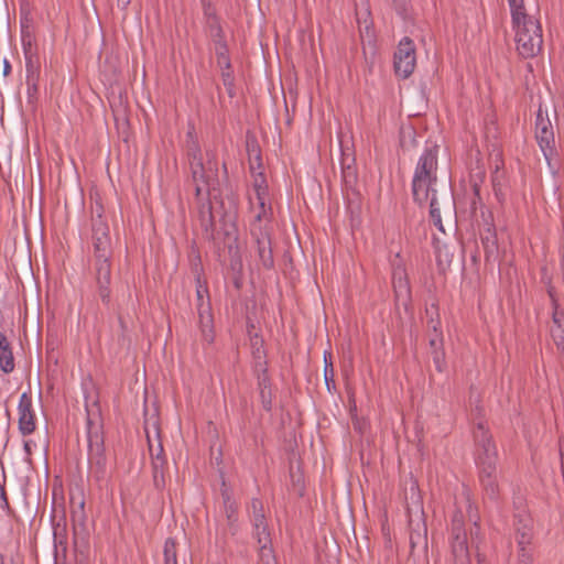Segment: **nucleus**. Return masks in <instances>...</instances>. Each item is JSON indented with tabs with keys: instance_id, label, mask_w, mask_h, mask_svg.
<instances>
[{
	"instance_id": "28",
	"label": "nucleus",
	"mask_w": 564,
	"mask_h": 564,
	"mask_svg": "<svg viewBox=\"0 0 564 564\" xmlns=\"http://www.w3.org/2000/svg\"><path fill=\"white\" fill-rule=\"evenodd\" d=\"M426 315L429 317L427 318L429 329H432L433 333L442 332L437 304H435V303L431 304V306L429 308H426Z\"/></svg>"
},
{
	"instance_id": "1",
	"label": "nucleus",
	"mask_w": 564,
	"mask_h": 564,
	"mask_svg": "<svg viewBox=\"0 0 564 564\" xmlns=\"http://www.w3.org/2000/svg\"><path fill=\"white\" fill-rule=\"evenodd\" d=\"M473 438L479 482L485 495L496 501L499 498L498 452L492 435L482 421L475 424Z\"/></svg>"
},
{
	"instance_id": "20",
	"label": "nucleus",
	"mask_w": 564,
	"mask_h": 564,
	"mask_svg": "<svg viewBox=\"0 0 564 564\" xmlns=\"http://www.w3.org/2000/svg\"><path fill=\"white\" fill-rule=\"evenodd\" d=\"M253 535L259 544V557H272L273 549L271 538L268 531V523L253 527Z\"/></svg>"
},
{
	"instance_id": "18",
	"label": "nucleus",
	"mask_w": 564,
	"mask_h": 564,
	"mask_svg": "<svg viewBox=\"0 0 564 564\" xmlns=\"http://www.w3.org/2000/svg\"><path fill=\"white\" fill-rule=\"evenodd\" d=\"M553 302V314L551 336L557 348H564V312L560 310L557 301L551 295Z\"/></svg>"
},
{
	"instance_id": "34",
	"label": "nucleus",
	"mask_w": 564,
	"mask_h": 564,
	"mask_svg": "<svg viewBox=\"0 0 564 564\" xmlns=\"http://www.w3.org/2000/svg\"><path fill=\"white\" fill-rule=\"evenodd\" d=\"M392 4L400 17L403 19L408 18L411 9L410 0H392Z\"/></svg>"
},
{
	"instance_id": "16",
	"label": "nucleus",
	"mask_w": 564,
	"mask_h": 564,
	"mask_svg": "<svg viewBox=\"0 0 564 564\" xmlns=\"http://www.w3.org/2000/svg\"><path fill=\"white\" fill-rule=\"evenodd\" d=\"M253 176V189L259 204V212H264V216H271V206L267 207L268 185L263 170L251 173Z\"/></svg>"
},
{
	"instance_id": "44",
	"label": "nucleus",
	"mask_w": 564,
	"mask_h": 564,
	"mask_svg": "<svg viewBox=\"0 0 564 564\" xmlns=\"http://www.w3.org/2000/svg\"><path fill=\"white\" fill-rule=\"evenodd\" d=\"M99 295H100L102 302L109 301L110 292L108 290V285H105V283H102V285H99Z\"/></svg>"
},
{
	"instance_id": "17",
	"label": "nucleus",
	"mask_w": 564,
	"mask_h": 564,
	"mask_svg": "<svg viewBox=\"0 0 564 564\" xmlns=\"http://www.w3.org/2000/svg\"><path fill=\"white\" fill-rule=\"evenodd\" d=\"M246 150L250 172L254 173L256 171L263 170L261 149L257 138L251 133L246 135Z\"/></svg>"
},
{
	"instance_id": "29",
	"label": "nucleus",
	"mask_w": 564,
	"mask_h": 564,
	"mask_svg": "<svg viewBox=\"0 0 564 564\" xmlns=\"http://www.w3.org/2000/svg\"><path fill=\"white\" fill-rule=\"evenodd\" d=\"M25 72H26V80L25 82H39L40 79V63L39 58H26L25 59Z\"/></svg>"
},
{
	"instance_id": "26",
	"label": "nucleus",
	"mask_w": 564,
	"mask_h": 564,
	"mask_svg": "<svg viewBox=\"0 0 564 564\" xmlns=\"http://www.w3.org/2000/svg\"><path fill=\"white\" fill-rule=\"evenodd\" d=\"M251 521L253 527L267 523V519L263 511V503L260 499L253 498L250 503Z\"/></svg>"
},
{
	"instance_id": "25",
	"label": "nucleus",
	"mask_w": 564,
	"mask_h": 564,
	"mask_svg": "<svg viewBox=\"0 0 564 564\" xmlns=\"http://www.w3.org/2000/svg\"><path fill=\"white\" fill-rule=\"evenodd\" d=\"M324 380L327 391L330 393L334 392L336 390L335 370L329 351L324 352Z\"/></svg>"
},
{
	"instance_id": "31",
	"label": "nucleus",
	"mask_w": 564,
	"mask_h": 564,
	"mask_svg": "<svg viewBox=\"0 0 564 564\" xmlns=\"http://www.w3.org/2000/svg\"><path fill=\"white\" fill-rule=\"evenodd\" d=\"M21 42L25 59L37 57L33 50L34 39L30 32L22 31Z\"/></svg>"
},
{
	"instance_id": "11",
	"label": "nucleus",
	"mask_w": 564,
	"mask_h": 564,
	"mask_svg": "<svg viewBox=\"0 0 564 564\" xmlns=\"http://www.w3.org/2000/svg\"><path fill=\"white\" fill-rule=\"evenodd\" d=\"M430 217L434 226L437 227L440 231L445 232L442 223V214L451 216L455 213L454 196L447 189L437 194L434 188L430 192Z\"/></svg>"
},
{
	"instance_id": "54",
	"label": "nucleus",
	"mask_w": 564,
	"mask_h": 564,
	"mask_svg": "<svg viewBox=\"0 0 564 564\" xmlns=\"http://www.w3.org/2000/svg\"><path fill=\"white\" fill-rule=\"evenodd\" d=\"M0 564H6V558L2 553H0Z\"/></svg>"
},
{
	"instance_id": "7",
	"label": "nucleus",
	"mask_w": 564,
	"mask_h": 564,
	"mask_svg": "<svg viewBox=\"0 0 564 564\" xmlns=\"http://www.w3.org/2000/svg\"><path fill=\"white\" fill-rule=\"evenodd\" d=\"M269 221L270 216H264V212H258L250 225L251 243L256 248L259 264L265 270L274 268Z\"/></svg>"
},
{
	"instance_id": "53",
	"label": "nucleus",
	"mask_w": 564,
	"mask_h": 564,
	"mask_svg": "<svg viewBox=\"0 0 564 564\" xmlns=\"http://www.w3.org/2000/svg\"><path fill=\"white\" fill-rule=\"evenodd\" d=\"M24 451L28 455H31L32 448H31V441L24 442Z\"/></svg>"
},
{
	"instance_id": "52",
	"label": "nucleus",
	"mask_w": 564,
	"mask_h": 564,
	"mask_svg": "<svg viewBox=\"0 0 564 564\" xmlns=\"http://www.w3.org/2000/svg\"><path fill=\"white\" fill-rule=\"evenodd\" d=\"M479 205V202H478V198H476L475 196L473 197L471 199V203H470V210L473 213H475L477 210V206Z\"/></svg>"
},
{
	"instance_id": "36",
	"label": "nucleus",
	"mask_w": 564,
	"mask_h": 564,
	"mask_svg": "<svg viewBox=\"0 0 564 564\" xmlns=\"http://www.w3.org/2000/svg\"><path fill=\"white\" fill-rule=\"evenodd\" d=\"M433 362L438 372H443L446 368L444 349L432 350Z\"/></svg>"
},
{
	"instance_id": "4",
	"label": "nucleus",
	"mask_w": 564,
	"mask_h": 564,
	"mask_svg": "<svg viewBox=\"0 0 564 564\" xmlns=\"http://www.w3.org/2000/svg\"><path fill=\"white\" fill-rule=\"evenodd\" d=\"M189 259L192 261V269L196 281L195 306L198 315V325L203 339L206 343L212 344L215 339L214 315L208 286L206 281L202 279L203 268L200 264L199 253L196 250H192Z\"/></svg>"
},
{
	"instance_id": "48",
	"label": "nucleus",
	"mask_w": 564,
	"mask_h": 564,
	"mask_svg": "<svg viewBox=\"0 0 564 564\" xmlns=\"http://www.w3.org/2000/svg\"><path fill=\"white\" fill-rule=\"evenodd\" d=\"M473 192H474V196L476 198H478L479 205L482 206L484 204H482V198L480 196V185L476 182L473 184Z\"/></svg>"
},
{
	"instance_id": "51",
	"label": "nucleus",
	"mask_w": 564,
	"mask_h": 564,
	"mask_svg": "<svg viewBox=\"0 0 564 564\" xmlns=\"http://www.w3.org/2000/svg\"><path fill=\"white\" fill-rule=\"evenodd\" d=\"M11 72V65L8 59H4L3 62V75H9Z\"/></svg>"
},
{
	"instance_id": "3",
	"label": "nucleus",
	"mask_w": 564,
	"mask_h": 564,
	"mask_svg": "<svg viewBox=\"0 0 564 564\" xmlns=\"http://www.w3.org/2000/svg\"><path fill=\"white\" fill-rule=\"evenodd\" d=\"M185 150L195 184V196L200 200L203 196H209L212 187L217 182V174L212 166L205 167L195 127L191 122L186 132ZM208 165H212L210 161Z\"/></svg>"
},
{
	"instance_id": "49",
	"label": "nucleus",
	"mask_w": 564,
	"mask_h": 564,
	"mask_svg": "<svg viewBox=\"0 0 564 564\" xmlns=\"http://www.w3.org/2000/svg\"><path fill=\"white\" fill-rule=\"evenodd\" d=\"M227 518L229 522H235L237 520L236 511L231 506L227 509Z\"/></svg>"
},
{
	"instance_id": "23",
	"label": "nucleus",
	"mask_w": 564,
	"mask_h": 564,
	"mask_svg": "<svg viewBox=\"0 0 564 564\" xmlns=\"http://www.w3.org/2000/svg\"><path fill=\"white\" fill-rule=\"evenodd\" d=\"M250 344H251V351L252 356L256 359V367L261 370L262 368H265V350H264V341L263 338L258 335L257 333L253 335H250Z\"/></svg>"
},
{
	"instance_id": "43",
	"label": "nucleus",
	"mask_w": 564,
	"mask_h": 564,
	"mask_svg": "<svg viewBox=\"0 0 564 564\" xmlns=\"http://www.w3.org/2000/svg\"><path fill=\"white\" fill-rule=\"evenodd\" d=\"M26 83V91L29 96H34L39 90V82H25Z\"/></svg>"
},
{
	"instance_id": "6",
	"label": "nucleus",
	"mask_w": 564,
	"mask_h": 564,
	"mask_svg": "<svg viewBox=\"0 0 564 564\" xmlns=\"http://www.w3.org/2000/svg\"><path fill=\"white\" fill-rule=\"evenodd\" d=\"M511 21L519 55L523 58L534 57L543 45L540 21L527 12L511 17Z\"/></svg>"
},
{
	"instance_id": "2",
	"label": "nucleus",
	"mask_w": 564,
	"mask_h": 564,
	"mask_svg": "<svg viewBox=\"0 0 564 564\" xmlns=\"http://www.w3.org/2000/svg\"><path fill=\"white\" fill-rule=\"evenodd\" d=\"M86 434L88 446V476L100 488L106 486L110 479V467L105 453L102 425L98 414H87Z\"/></svg>"
},
{
	"instance_id": "24",
	"label": "nucleus",
	"mask_w": 564,
	"mask_h": 564,
	"mask_svg": "<svg viewBox=\"0 0 564 564\" xmlns=\"http://www.w3.org/2000/svg\"><path fill=\"white\" fill-rule=\"evenodd\" d=\"M96 273L98 285H109L111 278L110 257H96Z\"/></svg>"
},
{
	"instance_id": "57",
	"label": "nucleus",
	"mask_w": 564,
	"mask_h": 564,
	"mask_svg": "<svg viewBox=\"0 0 564 564\" xmlns=\"http://www.w3.org/2000/svg\"><path fill=\"white\" fill-rule=\"evenodd\" d=\"M2 497H3L4 502L8 503L4 492H2Z\"/></svg>"
},
{
	"instance_id": "55",
	"label": "nucleus",
	"mask_w": 564,
	"mask_h": 564,
	"mask_svg": "<svg viewBox=\"0 0 564 564\" xmlns=\"http://www.w3.org/2000/svg\"><path fill=\"white\" fill-rule=\"evenodd\" d=\"M354 427L360 430V424L354 423Z\"/></svg>"
},
{
	"instance_id": "10",
	"label": "nucleus",
	"mask_w": 564,
	"mask_h": 564,
	"mask_svg": "<svg viewBox=\"0 0 564 564\" xmlns=\"http://www.w3.org/2000/svg\"><path fill=\"white\" fill-rule=\"evenodd\" d=\"M416 63L415 44L405 36L403 37L394 52V72L402 78H408L414 72Z\"/></svg>"
},
{
	"instance_id": "30",
	"label": "nucleus",
	"mask_w": 564,
	"mask_h": 564,
	"mask_svg": "<svg viewBox=\"0 0 564 564\" xmlns=\"http://www.w3.org/2000/svg\"><path fill=\"white\" fill-rule=\"evenodd\" d=\"M393 289L395 297L399 299L400 296L405 295L406 297H410V285L405 276L400 274L397 278V274L393 276Z\"/></svg>"
},
{
	"instance_id": "15",
	"label": "nucleus",
	"mask_w": 564,
	"mask_h": 564,
	"mask_svg": "<svg viewBox=\"0 0 564 564\" xmlns=\"http://www.w3.org/2000/svg\"><path fill=\"white\" fill-rule=\"evenodd\" d=\"M514 538L518 546L531 545L533 539V521L528 514H518L514 520Z\"/></svg>"
},
{
	"instance_id": "50",
	"label": "nucleus",
	"mask_w": 564,
	"mask_h": 564,
	"mask_svg": "<svg viewBox=\"0 0 564 564\" xmlns=\"http://www.w3.org/2000/svg\"><path fill=\"white\" fill-rule=\"evenodd\" d=\"M260 561L262 564H276L274 555L272 554V557H260Z\"/></svg>"
},
{
	"instance_id": "8",
	"label": "nucleus",
	"mask_w": 564,
	"mask_h": 564,
	"mask_svg": "<svg viewBox=\"0 0 564 564\" xmlns=\"http://www.w3.org/2000/svg\"><path fill=\"white\" fill-rule=\"evenodd\" d=\"M449 544L454 564H471L464 514L459 509L453 512L451 519Z\"/></svg>"
},
{
	"instance_id": "33",
	"label": "nucleus",
	"mask_w": 564,
	"mask_h": 564,
	"mask_svg": "<svg viewBox=\"0 0 564 564\" xmlns=\"http://www.w3.org/2000/svg\"><path fill=\"white\" fill-rule=\"evenodd\" d=\"M350 162H354V159L343 158V177L346 183H352L356 180V172L350 165Z\"/></svg>"
},
{
	"instance_id": "5",
	"label": "nucleus",
	"mask_w": 564,
	"mask_h": 564,
	"mask_svg": "<svg viewBox=\"0 0 564 564\" xmlns=\"http://www.w3.org/2000/svg\"><path fill=\"white\" fill-rule=\"evenodd\" d=\"M437 152L436 144L426 148L419 158L412 178V196L413 200L423 206L429 197L430 192L434 188L437 181Z\"/></svg>"
},
{
	"instance_id": "21",
	"label": "nucleus",
	"mask_w": 564,
	"mask_h": 564,
	"mask_svg": "<svg viewBox=\"0 0 564 564\" xmlns=\"http://www.w3.org/2000/svg\"><path fill=\"white\" fill-rule=\"evenodd\" d=\"M481 245L484 247L485 259L489 261L490 257L497 252V234L495 227L488 225L484 232L480 234Z\"/></svg>"
},
{
	"instance_id": "27",
	"label": "nucleus",
	"mask_w": 564,
	"mask_h": 564,
	"mask_svg": "<svg viewBox=\"0 0 564 564\" xmlns=\"http://www.w3.org/2000/svg\"><path fill=\"white\" fill-rule=\"evenodd\" d=\"M503 180V174H500L498 170L496 171L491 178L494 194L500 204H503L506 202Z\"/></svg>"
},
{
	"instance_id": "12",
	"label": "nucleus",
	"mask_w": 564,
	"mask_h": 564,
	"mask_svg": "<svg viewBox=\"0 0 564 564\" xmlns=\"http://www.w3.org/2000/svg\"><path fill=\"white\" fill-rule=\"evenodd\" d=\"M91 231L95 257H111L109 227L100 214L93 218Z\"/></svg>"
},
{
	"instance_id": "41",
	"label": "nucleus",
	"mask_w": 564,
	"mask_h": 564,
	"mask_svg": "<svg viewBox=\"0 0 564 564\" xmlns=\"http://www.w3.org/2000/svg\"><path fill=\"white\" fill-rule=\"evenodd\" d=\"M448 247L446 245L443 246V248H437V259L438 261H443V257L447 263L452 262V258L449 257V252L447 251Z\"/></svg>"
},
{
	"instance_id": "38",
	"label": "nucleus",
	"mask_w": 564,
	"mask_h": 564,
	"mask_svg": "<svg viewBox=\"0 0 564 564\" xmlns=\"http://www.w3.org/2000/svg\"><path fill=\"white\" fill-rule=\"evenodd\" d=\"M223 83H224V86L227 88L228 95L230 97H234L235 84H234V77L230 73V69L223 70Z\"/></svg>"
},
{
	"instance_id": "32",
	"label": "nucleus",
	"mask_w": 564,
	"mask_h": 564,
	"mask_svg": "<svg viewBox=\"0 0 564 564\" xmlns=\"http://www.w3.org/2000/svg\"><path fill=\"white\" fill-rule=\"evenodd\" d=\"M165 564H176V542L173 538H169L164 544Z\"/></svg>"
},
{
	"instance_id": "37",
	"label": "nucleus",
	"mask_w": 564,
	"mask_h": 564,
	"mask_svg": "<svg viewBox=\"0 0 564 564\" xmlns=\"http://www.w3.org/2000/svg\"><path fill=\"white\" fill-rule=\"evenodd\" d=\"M420 543L424 544V547H427V538H426V529L424 528V534H421L420 532H411L410 534V547L411 552L414 551L416 545Z\"/></svg>"
},
{
	"instance_id": "19",
	"label": "nucleus",
	"mask_w": 564,
	"mask_h": 564,
	"mask_svg": "<svg viewBox=\"0 0 564 564\" xmlns=\"http://www.w3.org/2000/svg\"><path fill=\"white\" fill-rule=\"evenodd\" d=\"M15 368L11 343L7 335L0 332V370L4 373L13 372Z\"/></svg>"
},
{
	"instance_id": "45",
	"label": "nucleus",
	"mask_w": 564,
	"mask_h": 564,
	"mask_svg": "<svg viewBox=\"0 0 564 564\" xmlns=\"http://www.w3.org/2000/svg\"><path fill=\"white\" fill-rule=\"evenodd\" d=\"M479 534H480V525H479L478 521L475 520L474 521V527L470 530L471 541L474 542L475 540H478L479 539Z\"/></svg>"
},
{
	"instance_id": "46",
	"label": "nucleus",
	"mask_w": 564,
	"mask_h": 564,
	"mask_svg": "<svg viewBox=\"0 0 564 564\" xmlns=\"http://www.w3.org/2000/svg\"><path fill=\"white\" fill-rule=\"evenodd\" d=\"M200 214L203 217H205V215L207 214L209 219L210 220L213 219L212 206H210L209 202L207 204H205V203L202 204Z\"/></svg>"
},
{
	"instance_id": "39",
	"label": "nucleus",
	"mask_w": 564,
	"mask_h": 564,
	"mask_svg": "<svg viewBox=\"0 0 564 564\" xmlns=\"http://www.w3.org/2000/svg\"><path fill=\"white\" fill-rule=\"evenodd\" d=\"M507 1L510 7L511 17L527 12L523 0H507Z\"/></svg>"
},
{
	"instance_id": "42",
	"label": "nucleus",
	"mask_w": 564,
	"mask_h": 564,
	"mask_svg": "<svg viewBox=\"0 0 564 564\" xmlns=\"http://www.w3.org/2000/svg\"><path fill=\"white\" fill-rule=\"evenodd\" d=\"M218 64L220 66L225 67L224 70L230 69V61H229L228 55L225 52H219L218 53Z\"/></svg>"
},
{
	"instance_id": "40",
	"label": "nucleus",
	"mask_w": 564,
	"mask_h": 564,
	"mask_svg": "<svg viewBox=\"0 0 564 564\" xmlns=\"http://www.w3.org/2000/svg\"><path fill=\"white\" fill-rule=\"evenodd\" d=\"M430 346L432 350L443 349L442 332H436L430 335Z\"/></svg>"
},
{
	"instance_id": "14",
	"label": "nucleus",
	"mask_w": 564,
	"mask_h": 564,
	"mask_svg": "<svg viewBox=\"0 0 564 564\" xmlns=\"http://www.w3.org/2000/svg\"><path fill=\"white\" fill-rule=\"evenodd\" d=\"M85 501L82 500L78 507L72 510L70 521L73 528L74 543L77 545L79 542L83 544L87 543V529H86V514H85Z\"/></svg>"
},
{
	"instance_id": "35",
	"label": "nucleus",
	"mask_w": 564,
	"mask_h": 564,
	"mask_svg": "<svg viewBox=\"0 0 564 564\" xmlns=\"http://www.w3.org/2000/svg\"><path fill=\"white\" fill-rule=\"evenodd\" d=\"M518 547V564H533V555L530 545Z\"/></svg>"
},
{
	"instance_id": "47",
	"label": "nucleus",
	"mask_w": 564,
	"mask_h": 564,
	"mask_svg": "<svg viewBox=\"0 0 564 564\" xmlns=\"http://www.w3.org/2000/svg\"><path fill=\"white\" fill-rule=\"evenodd\" d=\"M202 3H203L205 15H207V17L214 15V9H213V7L210 4V1L209 0H202Z\"/></svg>"
},
{
	"instance_id": "13",
	"label": "nucleus",
	"mask_w": 564,
	"mask_h": 564,
	"mask_svg": "<svg viewBox=\"0 0 564 564\" xmlns=\"http://www.w3.org/2000/svg\"><path fill=\"white\" fill-rule=\"evenodd\" d=\"M18 427L23 436L31 435L36 429V419L33 411L32 397L29 392H23L18 404Z\"/></svg>"
},
{
	"instance_id": "9",
	"label": "nucleus",
	"mask_w": 564,
	"mask_h": 564,
	"mask_svg": "<svg viewBox=\"0 0 564 564\" xmlns=\"http://www.w3.org/2000/svg\"><path fill=\"white\" fill-rule=\"evenodd\" d=\"M534 135L544 159L549 166H552V161L558 158V151L553 124L547 112H544L541 107L538 109L535 117Z\"/></svg>"
},
{
	"instance_id": "22",
	"label": "nucleus",
	"mask_w": 564,
	"mask_h": 564,
	"mask_svg": "<svg viewBox=\"0 0 564 564\" xmlns=\"http://www.w3.org/2000/svg\"><path fill=\"white\" fill-rule=\"evenodd\" d=\"M261 371H262V377L259 376V381H258V386H259V390H260V399H261L263 409L265 411H271L272 400H273L271 383H270L269 377L267 376V368H262Z\"/></svg>"
},
{
	"instance_id": "56",
	"label": "nucleus",
	"mask_w": 564,
	"mask_h": 564,
	"mask_svg": "<svg viewBox=\"0 0 564 564\" xmlns=\"http://www.w3.org/2000/svg\"><path fill=\"white\" fill-rule=\"evenodd\" d=\"M354 427L360 430V424L354 423Z\"/></svg>"
}]
</instances>
